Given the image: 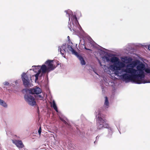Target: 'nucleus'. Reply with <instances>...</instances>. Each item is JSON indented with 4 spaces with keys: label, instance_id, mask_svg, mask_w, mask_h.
<instances>
[{
    "label": "nucleus",
    "instance_id": "f257e3e1",
    "mask_svg": "<svg viewBox=\"0 0 150 150\" xmlns=\"http://www.w3.org/2000/svg\"><path fill=\"white\" fill-rule=\"evenodd\" d=\"M121 59L128 64L126 65L116 57H112L110 60L114 64L108 67L105 65H102L100 61L99 60L98 61L105 71L108 73V70H110L114 72V74L115 76L120 77L125 81H130L137 84L150 83L144 79V71L147 74H150V67H147L146 63L138 60L132 61V59L131 57H122Z\"/></svg>",
    "mask_w": 150,
    "mask_h": 150
},
{
    "label": "nucleus",
    "instance_id": "f03ea898",
    "mask_svg": "<svg viewBox=\"0 0 150 150\" xmlns=\"http://www.w3.org/2000/svg\"><path fill=\"white\" fill-rule=\"evenodd\" d=\"M56 67V64L53 60H48L41 66H33L30 70H33L36 73L35 75H33V77H35V81L36 82L38 78L41 77L45 74L54 70Z\"/></svg>",
    "mask_w": 150,
    "mask_h": 150
},
{
    "label": "nucleus",
    "instance_id": "7ed1b4c3",
    "mask_svg": "<svg viewBox=\"0 0 150 150\" xmlns=\"http://www.w3.org/2000/svg\"><path fill=\"white\" fill-rule=\"evenodd\" d=\"M103 115L102 114L100 110H97L96 112V118L97 121V128L99 129L107 128L109 132L112 131V128L110 127L106 121L103 118Z\"/></svg>",
    "mask_w": 150,
    "mask_h": 150
},
{
    "label": "nucleus",
    "instance_id": "20e7f679",
    "mask_svg": "<svg viewBox=\"0 0 150 150\" xmlns=\"http://www.w3.org/2000/svg\"><path fill=\"white\" fill-rule=\"evenodd\" d=\"M66 13V16L69 17V22L68 27L71 31L73 30L75 31L76 25L78 24L76 16L74 15L71 11L70 10L65 11Z\"/></svg>",
    "mask_w": 150,
    "mask_h": 150
},
{
    "label": "nucleus",
    "instance_id": "39448f33",
    "mask_svg": "<svg viewBox=\"0 0 150 150\" xmlns=\"http://www.w3.org/2000/svg\"><path fill=\"white\" fill-rule=\"evenodd\" d=\"M58 50L60 51V53L64 58H65V55L66 52H69V51H71L73 54L76 56L78 54L74 50L71 46L67 45L66 44H64L61 47H59Z\"/></svg>",
    "mask_w": 150,
    "mask_h": 150
},
{
    "label": "nucleus",
    "instance_id": "423d86ee",
    "mask_svg": "<svg viewBox=\"0 0 150 150\" xmlns=\"http://www.w3.org/2000/svg\"><path fill=\"white\" fill-rule=\"evenodd\" d=\"M21 78L23 84L26 86H28L31 81V76L30 75H27L23 73L21 75Z\"/></svg>",
    "mask_w": 150,
    "mask_h": 150
},
{
    "label": "nucleus",
    "instance_id": "0eeeda50",
    "mask_svg": "<svg viewBox=\"0 0 150 150\" xmlns=\"http://www.w3.org/2000/svg\"><path fill=\"white\" fill-rule=\"evenodd\" d=\"M25 101L30 105L34 106L36 104V102L34 97L30 94H26L24 96Z\"/></svg>",
    "mask_w": 150,
    "mask_h": 150
},
{
    "label": "nucleus",
    "instance_id": "6e6552de",
    "mask_svg": "<svg viewBox=\"0 0 150 150\" xmlns=\"http://www.w3.org/2000/svg\"><path fill=\"white\" fill-rule=\"evenodd\" d=\"M13 143L15 144L16 146L19 148H22L24 146L21 140H12Z\"/></svg>",
    "mask_w": 150,
    "mask_h": 150
},
{
    "label": "nucleus",
    "instance_id": "1a4fd4ad",
    "mask_svg": "<svg viewBox=\"0 0 150 150\" xmlns=\"http://www.w3.org/2000/svg\"><path fill=\"white\" fill-rule=\"evenodd\" d=\"M30 92L33 94H38L42 92L41 89L39 87H35L33 88L30 89Z\"/></svg>",
    "mask_w": 150,
    "mask_h": 150
},
{
    "label": "nucleus",
    "instance_id": "9d476101",
    "mask_svg": "<svg viewBox=\"0 0 150 150\" xmlns=\"http://www.w3.org/2000/svg\"><path fill=\"white\" fill-rule=\"evenodd\" d=\"M103 80L104 82L105 85L106 86H112L114 85V83L112 81H109L108 78V77H103Z\"/></svg>",
    "mask_w": 150,
    "mask_h": 150
},
{
    "label": "nucleus",
    "instance_id": "9b49d317",
    "mask_svg": "<svg viewBox=\"0 0 150 150\" xmlns=\"http://www.w3.org/2000/svg\"><path fill=\"white\" fill-rule=\"evenodd\" d=\"M0 105L5 108H7L8 107V105L7 103L5 101L0 98Z\"/></svg>",
    "mask_w": 150,
    "mask_h": 150
},
{
    "label": "nucleus",
    "instance_id": "f8f14e48",
    "mask_svg": "<svg viewBox=\"0 0 150 150\" xmlns=\"http://www.w3.org/2000/svg\"><path fill=\"white\" fill-rule=\"evenodd\" d=\"M109 106V103L107 97H105V101L104 107L105 109L108 108Z\"/></svg>",
    "mask_w": 150,
    "mask_h": 150
},
{
    "label": "nucleus",
    "instance_id": "ddd939ff",
    "mask_svg": "<svg viewBox=\"0 0 150 150\" xmlns=\"http://www.w3.org/2000/svg\"><path fill=\"white\" fill-rule=\"evenodd\" d=\"M79 59L80 61L81 64L83 65L85 64L86 63L85 61L84 60L83 57L80 55L78 54L76 56Z\"/></svg>",
    "mask_w": 150,
    "mask_h": 150
},
{
    "label": "nucleus",
    "instance_id": "4468645a",
    "mask_svg": "<svg viewBox=\"0 0 150 150\" xmlns=\"http://www.w3.org/2000/svg\"><path fill=\"white\" fill-rule=\"evenodd\" d=\"M51 106L55 110V111L58 112V110H57V107L55 102L54 100H53L52 103H51Z\"/></svg>",
    "mask_w": 150,
    "mask_h": 150
},
{
    "label": "nucleus",
    "instance_id": "2eb2a0df",
    "mask_svg": "<svg viewBox=\"0 0 150 150\" xmlns=\"http://www.w3.org/2000/svg\"><path fill=\"white\" fill-rule=\"evenodd\" d=\"M110 58V57H103V59H104L107 62H109L110 61L112 62L111 61L110 59H111L112 58Z\"/></svg>",
    "mask_w": 150,
    "mask_h": 150
},
{
    "label": "nucleus",
    "instance_id": "dca6fc26",
    "mask_svg": "<svg viewBox=\"0 0 150 150\" xmlns=\"http://www.w3.org/2000/svg\"><path fill=\"white\" fill-rule=\"evenodd\" d=\"M3 84L5 86H7L9 85V83L6 81L3 83Z\"/></svg>",
    "mask_w": 150,
    "mask_h": 150
},
{
    "label": "nucleus",
    "instance_id": "f3484780",
    "mask_svg": "<svg viewBox=\"0 0 150 150\" xmlns=\"http://www.w3.org/2000/svg\"><path fill=\"white\" fill-rule=\"evenodd\" d=\"M41 132V127H40L39 129L38 130V132L39 133V135H40Z\"/></svg>",
    "mask_w": 150,
    "mask_h": 150
},
{
    "label": "nucleus",
    "instance_id": "a211bd4d",
    "mask_svg": "<svg viewBox=\"0 0 150 150\" xmlns=\"http://www.w3.org/2000/svg\"><path fill=\"white\" fill-rule=\"evenodd\" d=\"M12 84L13 85H15L18 83V81L17 80L16 81L13 82L12 83Z\"/></svg>",
    "mask_w": 150,
    "mask_h": 150
},
{
    "label": "nucleus",
    "instance_id": "6ab92c4d",
    "mask_svg": "<svg viewBox=\"0 0 150 150\" xmlns=\"http://www.w3.org/2000/svg\"><path fill=\"white\" fill-rule=\"evenodd\" d=\"M60 119L62 120L64 123L65 124H66L67 123V122H66L62 118L60 117Z\"/></svg>",
    "mask_w": 150,
    "mask_h": 150
},
{
    "label": "nucleus",
    "instance_id": "aec40b11",
    "mask_svg": "<svg viewBox=\"0 0 150 150\" xmlns=\"http://www.w3.org/2000/svg\"><path fill=\"white\" fill-rule=\"evenodd\" d=\"M38 98L40 100H41L42 99L43 97L40 95H39L38 96Z\"/></svg>",
    "mask_w": 150,
    "mask_h": 150
},
{
    "label": "nucleus",
    "instance_id": "412c9836",
    "mask_svg": "<svg viewBox=\"0 0 150 150\" xmlns=\"http://www.w3.org/2000/svg\"><path fill=\"white\" fill-rule=\"evenodd\" d=\"M83 47H84V48L86 50H90L89 49H88L87 48H86L84 45H83Z\"/></svg>",
    "mask_w": 150,
    "mask_h": 150
},
{
    "label": "nucleus",
    "instance_id": "4be33fe9",
    "mask_svg": "<svg viewBox=\"0 0 150 150\" xmlns=\"http://www.w3.org/2000/svg\"><path fill=\"white\" fill-rule=\"evenodd\" d=\"M148 49L150 50V45L148 46Z\"/></svg>",
    "mask_w": 150,
    "mask_h": 150
},
{
    "label": "nucleus",
    "instance_id": "5701e85b",
    "mask_svg": "<svg viewBox=\"0 0 150 150\" xmlns=\"http://www.w3.org/2000/svg\"><path fill=\"white\" fill-rule=\"evenodd\" d=\"M68 38H69V36H68Z\"/></svg>",
    "mask_w": 150,
    "mask_h": 150
}]
</instances>
